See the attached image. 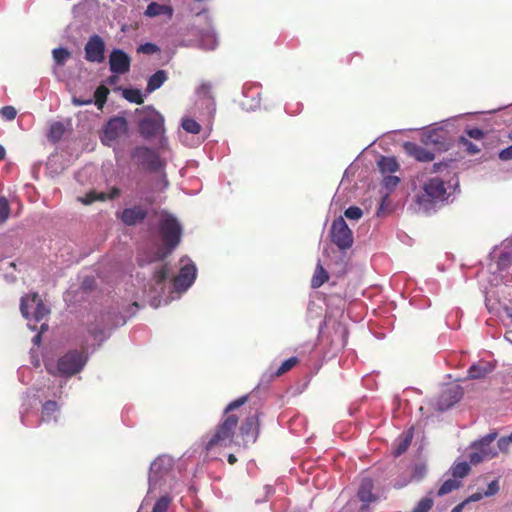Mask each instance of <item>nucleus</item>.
Segmentation results:
<instances>
[{
  "mask_svg": "<svg viewBox=\"0 0 512 512\" xmlns=\"http://www.w3.org/2000/svg\"><path fill=\"white\" fill-rule=\"evenodd\" d=\"M107 200V195L104 192H88L82 199V203L85 205L92 204L95 201H105Z\"/></svg>",
  "mask_w": 512,
  "mask_h": 512,
  "instance_id": "nucleus-37",
  "label": "nucleus"
},
{
  "mask_svg": "<svg viewBox=\"0 0 512 512\" xmlns=\"http://www.w3.org/2000/svg\"><path fill=\"white\" fill-rule=\"evenodd\" d=\"M496 437L497 433L492 432L472 444V451L469 454V460L472 464H478L498 454V450L491 445Z\"/></svg>",
  "mask_w": 512,
  "mask_h": 512,
  "instance_id": "nucleus-7",
  "label": "nucleus"
},
{
  "mask_svg": "<svg viewBox=\"0 0 512 512\" xmlns=\"http://www.w3.org/2000/svg\"><path fill=\"white\" fill-rule=\"evenodd\" d=\"M499 158L503 161L512 159V145L502 149L499 153Z\"/></svg>",
  "mask_w": 512,
  "mask_h": 512,
  "instance_id": "nucleus-50",
  "label": "nucleus"
},
{
  "mask_svg": "<svg viewBox=\"0 0 512 512\" xmlns=\"http://www.w3.org/2000/svg\"><path fill=\"white\" fill-rule=\"evenodd\" d=\"M122 95L127 101L131 103L142 104L144 102L142 92L139 89H124Z\"/></svg>",
  "mask_w": 512,
  "mask_h": 512,
  "instance_id": "nucleus-27",
  "label": "nucleus"
},
{
  "mask_svg": "<svg viewBox=\"0 0 512 512\" xmlns=\"http://www.w3.org/2000/svg\"><path fill=\"white\" fill-rule=\"evenodd\" d=\"M174 459L169 455L158 456L149 469V492L156 490L172 478Z\"/></svg>",
  "mask_w": 512,
  "mask_h": 512,
  "instance_id": "nucleus-5",
  "label": "nucleus"
},
{
  "mask_svg": "<svg viewBox=\"0 0 512 512\" xmlns=\"http://www.w3.org/2000/svg\"><path fill=\"white\" fill-rule=\"evenodd\" d=\"M299 362L297 357H291L285 360L281 366L273 373L274 376L280 377L291 370Z\"/></svg>",
  "mask_w": 512,
  "mask_h": 512,
  "instance_id": "nucleus-33",
  "label": "nucleus"
},
{
  "mask_svg": "<svg viewBox=\"0 0 512 512\" xmlns=\"http://www.w3.org/2000/svg\"><path fill=\"white\" fill-rule=\"evenodd\" d=\"M144 14L147 17L166 15L168 18H171L173 15V9L171 6L168 5L159 4L157 2H151L147 6Z\"/></svg>",
  "mask_w": 512,
  "mask_h": 512,
  "instance_id": "nucleus-22",
  "label": "nucleus"
},
{
  "mask_svg": "<svg viewBox=\"0 0 512 512\" xmlns=\"http://www.w3.org/2000/svg\"><path fill=\"white\" fill-rule=\"evenodd\" d=\"M108 95H109V89L104 86V85H100L95 93H94V98H95V105L99 108V109H102L104 104L106 103L107 101V98H108Z\"/></svg>",
  "mask_w": 512,
  "mask_h": 512,
  "instance_id": "nucleus-29",
  "label": "nucleus"
},
{
  "mask_svg": "<svg viewBox=\"0 0 512 512\" xmlns=\"http://www.w3.org/2000/svg\"><path fill=\"white\" fill-rule=\"evenodd\" d=\"M0 115L3 119L12 121L17 115V111L13 106H4L0 109Z\"/></svg>",
  "mask_w": 512,
  "mask_h": 512,
  "instance_id": "nucleus-44",
  "label": "nucleus"
},
{
  "mask_svg": "<svg viewBox=\"0 0 512 512\" xmlns=\"http://www.w3.org/2000/svg\"><path fill=\"white\" fill-rule=\"evenodd\" d=\"M434 167L436 168L437 171H441L442 168H446V166L443 164H435Z\"/></svg>",
  "mask_w": 512,
  "mask_h": 512,
  "instance_id": "nucleus-62",
  "label": "nucleus"
},
{
  "mask_svg": "<svg viewBox=\"0 0 512 512\" xmlns=\"http://www.w3.org/2000/svg\"><path fill=\"white\" fill-rule=\"evenodd\" d=\"M445 137L442 134V128H429L425 130L421 135V142L425 145H439L444 143Z\"/></svg>",
  "mask_w": 512,
  "mask_h": 512,
  "instance_id": "nucleus-19",
  "label": "nucleus"
},
{
  "mask_svg": "<svg viewBox=\"0 0 512 512\" xmlns=\"http://www.w3.org/2000/svg\"><path fill=\"white\" fill-rule=\"evenodd\" d=\"M5 155H6L5 148L2 145H0V161H2L5 158Z\"/></svg>",
  "mask_w": 512,
  "mask_h": 512,
  "instance_id": "nucleus-60",
  "label": "nucleus"
},
{
  "mask_svg": "<svg viewBox=\"0 0 512 512\" xmlns=\"http://www.w3.org/2000/svg\"><path fill=\"white\" fill-rule=\"evenodd\" d=\"M504 311H505V313H506V316H507L508 318H510V320H511V322H512V311H511L510 309H508V308H505V309H504Z\"/></svg>",
  "mask_w": 512,
  "mask_h": 512,
  "instance_id": "nucleus-61",
  "label": "nucleus"
},
{
  "mask_svg": "<svg viewBox=\"0 0 512 512\" xmlns=\"http://www.w3.org/2000/svg\"><path fill=\"white\" fill-rule=\"evenodd\" d=\"M451 470H452V475L455 479H457V478L461 479L469 473L470 466L467 462H459V463H456L452 467Z\"/></svg>",
  "mask_w": 512,
  "mask_h": 512,
  "instance_id": "nucleus-36",
  "label": "nucleus"
},
{
  "mask_svg": "<svg viewBox=\"0 0 512 512\" xmlns=\"http://www.w3.org/2000/svg\"><path fill=\"white\" fill-rule=\"evenodd\" d=\"M158 51H159V47L157 45L153 44V43H150V42L141 44L137 48V52L138 53H143V54H146V55H152L154 53H157Z\"/></svg>",
  "mask_w": 512,
  "mask_h": 512,
  "instance_id": "nucleus-43",
  "label": "nucleus"
},
{
  "mask_svg": "<svg viewBox=\"0 0 512 512\" xmlns=\"http://www.w3.org/2000/svg\"><path fill=\"white\" fill-rule=\"evenodd\" d=\"M378 167L383 175H389L399 169V164L394 157H381Z\"/></svg>",
  "mask_w": 512,
  "mask_h": 512,
  "instance_id": "nucleus-26",
  "label": "nucleus"
},
{
  "mask_svg": "<svg viewBox=\"0 0 512 512\" xmlns=\"http://www.w3.org/2000/svg\"><path fill=\"white\" fill-rule=\"evenodd\" d=\"M483 497V494L482 493H474L472 494L465 502H475V501H479L480 499H482Z\"/></svg>",
  "mask_w": 512,
  "mask_h": 512,
  "instance_id": "nucleus-54",
  "label": "nucleus"
},
{
  "mask_svg": "<svg viewBox=\"0 0 512 512\" xmlns=\"http://www.w3.org/2000/svg\"><path fill=\"white\" fill-rule=\"evenodd\" d=\"M399 182H400V178L398 176L391 175V174L383 175L382 184H383V187L386 189L387 192L382 196L381 208L383 207V205L387 201V199L389 197V194L397 187Z\"/></svg>",
  "mask_w": 512,
  "mask_h": 512,
  "instance_id": "nucleus-25",
  "label": "nucleus"
},
{
  "mask_svg": "<svg viewBox=\"0 0 512 512\" xmlns=\"http://www.w3.org/2000/svg\"><path fill=\"white\" fill-rule=\"evenodd\" d=\"M107 195V199H115L116 197H118L120 195V189L117 188V187H113L110 191L109 194H106Z\"/></svg>",
  "mask_w": 512,
  "mask_h": 512,
  "instance_id": "nucleus-52",
  "label": "nucleus"
},
{
  "mask_svg": "<svg viewBox=\"0 0 512 512\" xmlns=\"http://www.w3.org/2000/svg\"><path fill=\"white\" fill-rule=\"evenodd\" d=\"M498 450L506 451L510 444H512V432L507 437H501L498 440Z\"/></svg>",
  "mask_w": 512,
  "mask_h": 512,
  "instance_id": "nucleus-45",
  "label": "nucleus"
},
{
  "mask_svg": "<svg viewBox=\"0 0 512 512\" xmlns=\"http://www.w3.org/2000/svg\"><path fill=\"white\" fill-rule=\"evenodd\" d=\"M372 490L373 481L368 477L363 478L358 490L359 499L365 504L373 502L375 500V496L372 493Z\"/></svg>",
  "mask_w": 512,
  "mask_h": 512,
  "instance_id": "nucleus-21",
  "label": "nucleus"
},
{
  "mask_svg": "<svg viewBox=\"0 0 512 512\" xmlns=\"http://www.w3.org/2000/svg\"><path fill=\"white\" fill-rule=\"evenodd\" d=\"M493 369L494 366L490 362L479 361L469 368L468 375L471 379H480L492 372Z\"/></svg>",
  "mask_w": 512,
  "mask_h": 512,
  "instance_id": "nucleus-20",
  "label": "nucleus"
},
{
  "mask_svg": "<svg viewBox=\"0 0 512 512\" xmlns=\"http://www.w3.org/2000/svg\"><path fill=\"white\" fill-rule=\"evenodd\" d=\"M465 504H466V502H465V501H464V502H462V503H460V504H458L457 506H455V507L452 509V511H451V512H462L463 507H464V505H465Z\"/></svg>",
  "mask_w": 512,
  "mask_h": 512,
  "instance_id": "nucleus-56",
  "label": "nucleus"
},
{
  "mask_svg": "<svg viewBox=\"0 0 512 512\" xmlns=\"http://www.w3.org/2000/svg\"><path fill=\"white\" fill-rule=\"evenodd\" d=\"M247 401L248 395H244L225 407L221 420L205 443L204 449L207 453L231 447L234 444L238 428L244 446L256 442L260 428V412L258 410L250 412L239 426L240 417L243 415V406Z\"/></svg>",
  "mask_w": 512,
  "mask_h": 512,
  "instance_id": "nucleus-1",
  "label": "nucleus"
},
{
  "mask_svg": "<svg viewBox=\"0 0 512 512\" xmlns=\"http://www.w3.org/2000/svg\"><path fill=\"white\" fill-rule=\"evenodd\" d=\"M329 238L340 251L349 250L354 244V235L352 230L342 216L333 220L329 229Z\"/></svg>",
  "mask_w": 512,
  "mask_h": 512,
  "instance_id": "nucleus-6",
  "label": "nucleus"
},
{
  "mask_svg": "<svg viewBox=\"0 0 512 512\" xmlns=\"http://www.w3.org/2000/svg\"><path fill=\"white\" fill-rule=\"evenodd\" d=\"M86 363V357L82 352L72 350L59 358L57 371L63 376H72L82 370Z\"/></svg>",
  "mask_w": 512,
  "mask_h": 512,
  "instance_id": "nucleus-10",
  "label": "nucleus"
},
{
  "mask_svg": "<svg viewBox=\"0 0 512 512\" xmlns=\"http://www.w3.org/2000/svg\"><path fill=\"white\" fill-rule=\"evenodd\" d=\"M53 59L55 63L59 66L65 64V62L71 57V53L66 48H56L52 51Z\"/></svg>",
  "mask_w": 512,
  "mask_h": 512,
  "instance_id": "nucleus-31",
  "label": "nucleus"
},
{
  "mask_svg": "<svg viewBox=\"0 0 512 512\" xmlns=\"http://www.w3.org/2000/svg\"><path fill=\"white\" fill-rule=\"evenodd\" d=\"M58 410V404L56 401L48 400L42 406V418H50Z\"/></svg>",
  "mask_w": 512,
  "mask_h": 512,
  "instance_id": "nucleus-39",
  "label": "nucleus"
},
{
  "mask_svg": "<svg viewBox=\"0 0 512 512\" xmlns=\"http://www.w3.org/2000/svg\"><path fill=\"white\" fill-rule=\"evenodd\" d=\"M460 484L461 482L458 479H448L441 485L437 494L439 496L446 495L452 492L453 490L457 489L460 486Z\"/></svg>",
  "mask_w": 512,
  "mask_h": 512,
  "instance_id": "nucleus-32",
  "label": "nucleus"
},
{
  "mask_svg": "<svg viewBox=\"0 0 512 512\" xmlns=\"http://www.w3.org/2000/svg\"><path fill=\"white\" fill-rule=\"evenodd\" d=\"M420 190L416 194V203L423 212H430L434 205L444 202L450 196L445 180L439 175L419 180Z\"/></svg>",
  "mask_w": 512,
  "mask_h": 512,
  "instance_id": "nucleus-3",
  "label": "nucleus"
},
{
  "mask_svg": "<svg viewBox=\"0 0 512 512\" xmlns=\"http://www.w3.org/2000/svg\"><path fill=\"white\" fill-rule=\"evenodd\" d=\"M499 491V484L497 480L492 481L488 484L487 490L484 495L489 497L495 495Z\"/></svg>",
  "mask_w": 512,
  "mask_h": 512,
  "instance_id": "nucleus-47",
  "label": "nucleus"
},
{
  "mask_svg": "<svg viewBox=\"0 0 512 512\" xmlns=\"http://www.w3.org/2000/svg\"><path fill=\"white\" fill-rule=\"evenodd\" d=\"M182 128L191 134H199L201 131V125L192 118H183Z\"/></svg>",
  "mask_w": 512,
  "mask_h": 512,
  "instance_id": "nucleus-34",
  "label": "nucleus"
},
{
  "mask_svg": "<svg viewBox=\"0 0 512 512\" xmlns=\"http://www.w3.org/2000/svg\"><path fill=\"white\" fill-rule=\"evenodd\" d=\"M433 506V500L430 497L422 498L415 508L413 509V512H428Z\"/></svg>",
  "mask_w": 512,
  "mask_h": 512,
  "instance_id": "nucleus-42",
  "label": "nucleus"
},
{
  "mask_svg": "<svg viewBox=\"0 0 512 512\" xmlns=\"http://www.w3.org/2000/svg\"><path fill=\"white\" fill-rule=\"evenodd\" d=\"M329 280L328 272L322 268V285Z\"/></svg>",
  "mask_w": 512,
  "mask_h": 512,
  "instance_id": "nucleus-59",
  "label": "nucleus"
},
{
  "mask_svg": "<svg viewBox=\"0 0 512 512\" xmlns=\"http://www.w3.org/2000/svg\"><path fill=\"white\" fill-rule=\"evenodd\" d=\"M462 395L463 391L459 385L444 388L436 402L437 409L440 411L449 409L462 398Z\"/></svg>",
  "mask_w": 512,
  "mask_h": 512,
  "instance_id": "nucleus-15",
  "label": "nucleus"
},
{
  "mask_svg": "<svg viewBox=\"0 0 512 512\" xmlns=\"http://www.w3.org/2000/svg\"><path fill=\"white\" fill-rule=\"evenodd\" d=\"M404 148L408 155L420 162H430L434 159V154L431 151L415 143L406 142Z\"/></svg>",
  "mask_w": 512,
  "mask_h": 512,
  "instance_id": "nucleus-18",
  "label": "nucleus"
},
{
  "mask_svg": "<svg viewBox=\"0 0 512 512\" xmlns=\"http://www.w3.org/2000/svg\"><path fill=\"white\" fill-rule=\"evenodd\" d=\"M20 310L26 319L33 317L38 322L49 313V310L37 293L23 296L21 298Z\"/></svg>",
  "mask_w": 512,
  "mask_h": 512,
  "instance_id": "nucleus-9",
  "label": "nucleus"
},
{
  "mask_svg": "<svg viewBox=\"0 0 512 512\" xmlns=\"http://www.w3.org/2000/svg\"><path fill=\"white\" fill-rule=\"evenodd\" d=\"M412 438V430H408L407 432L402 433L395 441V449L393 451V455L398 457L403 454L410 446Z\"/></svg>",
  "mask_w": 512,
  "mask_h": 512,
  "instance_id": "nucleus-23",
  "label": "nucleus"
},
{
  "mask_svg": "<svg viewBox=\"0 0 512 512\" xmlns=\"http://www.w3.org/2000/svg\"><path fill=\"white\" fill-rule=\"evenodd\" d=\"M85 59L88 62L101 63L105 59V43L99 35H93L85 45Z\"/></svg>",
  "mask_w": 512,
  "mask_h": 512,
  "instance_id": "nucleus-13",
  "label": "nucleus"
},
{
  "mask_svg": "<svg viewBox=\"0 0 512 512\" xmlns=\"http://www.w3.org/2000/svg\"><path fill=\"white\" fill-rule=\"evenodd\" d=\"M131 66L130 56L121 49H114L109 55L110 71L114 74L123 75L129 72Z\"/></svg>",
  "mask_w": 512,
  "mask_h": 512,
  "instance_id": "nucleus-14",
  "label": "nucleus"
},
{
  "mask_svg": "<svg viewBox=\"0 0 512 512\" xmlns=\"http://www.w3.org/2000/svg\"><path fill=\"white\" fill-rule=\"evenodd\" d=\"M172 502V498L169 495L160 497L154 504L152 512H167Z\"/></svg>",
  "mask_w": 512,
  "mask_h": 512,
  "instance_id": "nucleus-35",
  "label": "nucleus"
},
{
  "mask_svg": "<svg viewBox=\"0 0 512 512\" xmlns=\"http://www.w3.org/2000/svg\"><path fill=\"white\" fill-rule=\"evenodd\" d=\"M131 156L140 165L151 171H158L162 166L159 155L154 150L145 146L135 147L131 153Z\"/></svg>",
  "mask_w": 512,
  "mask_h": 512,
  "instance_id": "nucleus-12",
  "label": "nucleus"
},
{
  "mask_svg": "<svg viewBox=\"0 0 512 512\" xmlns=\"http://www.w3.org/2000/svg\"><path fill=\"white\" fill-rule=\"evenodd\" d=\"M118 81V74L112 75L108 78V83L110 85L115 84Z\"/></svg>",
  "mask_w": 512,
  "mask_h": 512,
  "instance_id": "nucleus-58",
  "label": "nucleus"
},
{
  "mask_svg": "<svg viewBox=\"0 0 512 512\" xmlns=\"http://www.w3.org/2000/svg\"><path fill=\"white\" fill-rule=\"evenodd\" d=\"M311 285L313 288L320 287V260H318V262L316 264L314 275H313V278L311 281Z\"/></svg>",
  "mask_w": 512,
  "mask_h": 512,
  "instance_id": "nucleus-46",
  "label": "nucleus"
},
{
  "mask_svg": "<svg viewBox=\"0 0 512 512\" xmlns=\"http://www.w3.org/2000/svg\"><path fill=\"white\" fill-rule=\"evenodd\" d=\"M344 216L351 221H358L363 216V211L357 206H350L344 211Z\"/></svg>",
  "mask_w": 512,
  "mask_h": 512,
  "instance_id": "nucleus-41",
  "label": "nucleus"
},
{
  "mask_svg": "<svg viewBox=\"0 0 512 512\" xmlns=\"http://www.w3.org/2000/svg\"><path fill=\"white\" fill-rule=\"evenodd\" d=\"M461 142L470 154H476L479 152V148L477 147V145L473 144L471 141L462 138Z\"/></svg>",
  "mask_w": 512,
  "mask_h": 512,
  "instance_id": "nucleus-49",
  "label": "nucleus"
},
{
  "mask_svg": "<svg viewBox=\"0 0 512 512\" xmlns=\"http://www.w3.org/2000/svg\"><path fill=\"white\" fill-rule=\"evenodd\" d=\"M148 210L141 205H134L130 208H125L118 218L127 226H136L141 224L147 217Z\"/></svg>",
  "mask_w": 512,
  "mask_h": 512,
  "instance_id": "nucleus-16",
  "label": "nucleus"
},
{
  "mask_svg": "<svg viewBox=\"0 0 512 512\" xmlns=\"http://www.w3.org/2000/svg\"><path fill=\"white\" fill-rule=\"evenodd\" d=\"M168 265H162L158 270L154 272L153 280L156 285H162L168 276Z\"/></svg>",
  "mask_w": 512,
  "mask_h": 512,
  "instance_id": "nucleus-38",
  "label": "nucleus"
},
{
  "mask_svg": "<svg viewBox=\"0 0 512 512\" xmlns=\"http://www.w3.org/2000/svg\"><path fill=\"white\" fill-rule=\"evenodd\" d=\"M128 130V123L124 117H113L105 125L101 141L104 145L110 146Z\"/></svg>",
  "mask_w": 512,
  "mask_h": 512,
  "instance_id": "nucleus-11",
  "label": "nucleus"
},
{
  "mask_svg": "<svg viewBox=\"0 0 512 512\" xmlns=\"http://www.w3.org/2000/svg\"><path fill=\"white\" fill-rule=\"evenodd\" d=\"M73 103L77 106H83V105H89L92 103V100L91 99H88V100H83V99H78V98H73Z\"/></svg>",
  "mask_w": 512,
  "mask_h": 512,
  "instance_id": "nucleus-53",
  "label": "nucleus"
},
{
  "mask_svg": "<svg viewBox=\"0 0 512 512\" xmlns=\"http://www.w3.org/2000/svg\"><path fill=\"white\" fill-rule=\"evenodd\" d=\"M466 133L470 138L477 140L482 139L484 137V132L479 128H470L466 131Z\"/></svg>",
  "mask_w": 512,
  "mask_h": 512,
  "instance_id": "nucleus-48",
  "label": "nucleus"
},
{
  "mask_svg": "<svg viewBox=\"0 0 512 512\" xmlns=\"http://www.w3.org/2000/svg\"><path fill=\"white\" fill-rule=\"evenodd\" d=\"M509 296L512 299V287H509Z\"/></svg>",
  "mask_w": 512,
  "mask_h": 512,
  "instance_id": "nucleus-64",
  "label": "nucleus"
},
{
  "mask_svg": "<svg viewBox=\"0 0 512 512\" xmlns=\"http://www.w3.org/2000/svg\"><path fill=\"white\" fill-rule=\"evenodd\" d=\"M158 233L162 246L146 259L138 258L140 265L162 261L168 257L181 242L182 226L176 217L166 211H162L159 215Z\"/></svg>",
  "mask_w": 512,
  "mask_h": 512,
  "instance_id": "nucleus-2",
  "label": "nucleus"
},
{
  "mask_svg": "<svg viewBox=\"0 0 512 512\" xmlns=\"http://www.w3.org/2000/svg\"><path fill=\"white\" fill-rule=\"evenodd\" d=\"M210 91H211V84H209V83H203L199 87V92L204 95H208L210 93Z\"/></svg>",
  "mask_w": 512,
  "mask_h": 512,
  "instance_id": "nucleus-51",
  "label": "nucleus"
},
{
  "mask_svg": "<svg viewBox=\"0 0 512 512\" xmlns=\"http://www.w3.org/2000/svg\"><path fill=\"white\" fill-rule=\"evenodd\" d=\"M227 460L231 465H234L237 462V458L234 454H229Z\"/></svg>",
  "mask_w": 512,
  "mask_h": 512,
  "instance_id": "nucleus-57",
  "label": "nucleus"
},
{
  "mask_svg": "<svg viewBox=\"0 0 512 512\" xmlns=\"http://www.w3.org/2000/svg\"><path fill=\"white\" fill-rule=\"evenodd\" d=\"M424 473H425V467L424 466H417L415 468V477H417L418 479L422 478Z\"/></svg>",
  "mask_w": 512,
  "mask_h": 512,
  "instance_id": "nucleus-55",
  "label": "nucleus"
},
{
  "mask_svg": "<svg viewBox=\"0 0 512 512\" xmlns=\"http://www.w3.org/2000/svg\"><path fill=\"white\" fill-rule=\"evenodd\" d=\"M10 215V205L5 197H0V225L5 223Z\"/></svg>",
  "mask_w": 512,
  "mask_h": 512,
  "instance_id": "nucleus-40",
  "label": "nucleus"
},
{
  "mask_svg": "<svg viewBox=\"0 0 512 512\" xmlns=\"http://www.w3.org/2000/svg\"><path fill=\"white\" fill-rule=\"evenodd\" d=\"M64 131V125L61 122H54L50 126L48 139L52 142H57L62 138Z\"/></svg>",
  "mask_w": 512,
  "mask_h": 512,
  "instance_id": "nucleus-30",
  "label": "nucleus"
},
{
  "mask_svg": "<svg viewBox=\"0 0 512 512\" xmlns=\"http://www.w3.org/2000/svg\"><path fill=\"white\" fill-rule=\"evenodd\" d=\"M168 79L167 73L164 70H158L151 75L147 81L146 92L152 93L160 88L164 82Z\"/></svg>",
  "mask_w": 512,
  "mask_h": 512,
  "instance_id": "nucleus-24",
  "label": "nucleus"
},
{
  "mask_svg": "<svg viewBox=\"0 0 512 512\" xmlns=\"http://www.w3.org/2000/svg\"><path fill=\"white\" fill-rule=\"evenodd\" d=\"M139 133L145 139L154 138L164 132V117L155 109H151L138 124Z\"/></svg>",
  "mask_w": 512,
  "mask_h": 512,
  "instance_id": "nucleus-8",
  "label": "nucleus"
},
{
  "mask_svg": "<svg viewBox=\"0 0 512 512\" xmlns=\"http://www.w3.org/2000/svg\"><path fill=\"white\" fill-rule=\"evenodd\" d=\"M46 368L50 374L55 375V372L50 367L47 366Z\"/></svg>",
  "mask_w": 512,
  "mask_h": 512,
  "instance_id": "nucleus-63",
  "label": "nucleus"
},
{
  "mask_svg": "<svg viewBox=\"0 0 512 512\" xmlns=\"http://www.w3.org/2000/svg\"><path fill=\"white\" fill-rule=\"evenodd\" d=\"M196 278V267L194 264H185L181 267L179 274L174 278L173 283L176 289H187Z\"/></svg>",
  "mask_w": 512,
  "mask_h": 512,
  "instance_id": "nucleus-17",
  "label": "nucleus"
},
{
  "mask_svg": "<svg viewBox=\"0 0 512 512\" xmlns=\"http://www.w3.org/2000/svg\"><path fill=\"white\" fill-rule=\"evenodd\" d=\"M492 258H497V261L489 264V271L493 274L490 282L495 286L501 282H512V275L506 271L512 265V239L503 241L500 248L492 252Z\"/></svg>",
  "mask_w": 512,
  "mask_h": 512,
  "instance_id": "nucleus-4",
  "label": "nucleus"
},
{
  "mask_svg": "<svg viewBox=\"0 0 512 512\" xmlns=\"http://www.w3.org/2000/svg\"><path fill=\"white\" fill-rule=\"evenodd\" d=\"M336 338L332 340L334 352L341 350L346 344V330L343 326L338 325Z\"/></svg>",
  "mask_w": 512,
  "mask_h": 512,
  "instance_id": "nucleus-28",
  "label": "nucleus"
}]
</instances>
